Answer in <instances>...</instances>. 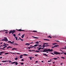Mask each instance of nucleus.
Returning <instances> with one entry per match:
<instances>
[{
    "mask_svg": "<svg viewBox=\"0 0 66 66\" xmlns=\"http://www.w3.org/2000/svg\"><path fill=\"white\" fill-rule=\"evenodd\" d=\"M35 56H38V54H36L35 55Z\"/></svg>",
    "mask_w": 66,
    "mask_h": 66,
    "instance_id": "nucleus-37",
    "label": "nucleus"
},
{
    "mask_svg": "<svg viewBox=\"0 0 66 66\" xmlns=\"http://www.w3.org/2000/svg\"><path fill=\"white\" fill-rule=\"evenodd\" d=\"M31 51L32 52V51H35V50H31Z\"/></svg>",
    "mask_w": 66,
    "mask_h": 66,
    "instance_id": "nucleus-55",
    "label": "nucleus"
},
{
    "mask_svg": "<svg viewBox=\"0 0 66 66\" xmlns=\"http://www.w3.org/2000/svg\"><path fill=\"white\" fill-rule=\"evenodd\" d=\"M44 40H48V41L50 40L49 39H44Z\"/></svg>",
    "mask_w": 66,
    "mask_h": 66,
    "instance_id": "nucleus-22",
    "label": "nucleus"
},
{
    "mask_svg": "<svg viewBox=\"0 0 66 66\" xmlns=\"http://www.w3.org/2000/svg\"><path fill=\"white\" fill-rule=\"evenodd\" d=\"M35 47V46H34H34H32V47H31V48H33V47Z\"/></svg>",
    "mask_w": 66,
    "mask_h": 66,
    "instance_id": "nucleus-58",
    "label": "nucleus"
},
{
    "mask_svg": "<svg viewBox=\"0 0 66 66\" xmlns=\"http://www.w3.org/2000/svg\"><path fill=\"white\" fill-rule=\"evenodd\" d=\"M18 38L17 37H16V40H18Z\"/></svg>",
    "mask_w": 66,
    "mask_h": 66,
    "instance_id": "nucleus-51",
    "label": "nucleus"
},
{
    "mask_svg": "<svg viewBox=\"0 0 66 66\" xmlns=\"http://www.w3.org/2000/svg\"><path fill=\"white\" fill-rule=\"evenodd\" d=\"M34 47H37V46H39V44H36L34 45Z\"/></svg>",
    "mask_w": 66,
    "mask_h": 66,
    "instance_id": "nucleus-13",
    "label": "nucleus"
},
{
    "mask_svg": "<svg viewBox=\"0 0 66 66\" xmlns=\"http://www.w3.org/2000/svg\"><path fill=\"white\" fill-rule=\"evenodd\" d=\"M17 30L18 31H20V32H21V31H23V32H24V31H25L24 30H21V29H17Z\"/></svg>",
    "mask_w": 66,
    "mask_h": 66,
    "instance_id": "nucleus-4",
    "label": "nucleus"
},
{
    "mask_svg": "<svg viewBox=\"0 0 66 66\" xmlns=\"http://www.w3.org/2000/svg\"><path fill=\"white\" fill-rule=\"evenodd\" d=\"M45 43V44L46 45H48V43Z\"/></svg>",
    "mask_w": 66,
    "mask_h": 66,
    "instance_id": "nucleus-40",
    "label": "nucleus"
},
{
    "mask_svg": "<svg viewBox=\"0 0 66 66\" xmlns=\"http://www.w3.org/2000/svg\"><path fill=\"white\" fill-rule=\"evenodd\" d=\"M29 52H31V50H29Z\"/></svg>",
    "mask_w": 66,
    "mask_h": 66,
    "instance_id": "nucleus-62",
    "label": "nucleus"
},
{
    "mask_svg": "<svg viewBox=\"0 0 66 66\" xmlns=\"http://www.w3.org/2000/svg\"><path fill=\"white\" fill-rule=\"evenodd\" d=\"M32 37H33V38H38L35 37H34L33 36H32Z\"/></svg>",
    "mask_w": 66,
    "mask_h": 66,
    "instance_id": "nucleus-21",
    "label": "nucleus"
},
{
    "mask_svg": "<svg viewBox=\"0 0 66 66\" xmlns=\"http://www.w3.org/2000/svg\"><path fill=\"white\" fill-rule=\"evenodd\" d=\"M48 62H50V61H48Z\"/></svg>",
    "mask_w": 66,
    "mask_h": 66,
    "instance_id": "nucleus-64",
    "label": "nucleus"
},
{
    "mask_svg": "<svg viewBox=\"0 0 66 66\" xmlns=\"http://www.w3.org/2000/svg\"><path fill=\"white\" fill-rule=\"evenodd\" d=\"M42 51V52H46L47 53H48V52H47V51H50L52 52V51H53V49H51V50H50V49H46L45 50H44L43 51Z\"/></svg>",
    "mask_w": 66,
    "mask_h": 66,
    "instance_id": "nucleus-1",
    "label": "nucleus"
},
{
    "mask_svg": "<svg viewBox=\"0 0 66 66\" xmlns=\"http://www.w3.org/2000/svg\"><path fill=\"white\" fill-rule=\"evenodd\" d=\"M16 49H17L14 48H12V50H13H13H16V51H17V50H16Z\"/></svg>",
    "mask_w": 66,
    "mask_h": 66,
    "instance_id": "nucleus-7",
    "label": "nucleus"
},
{
    "mask_svg": "<svg viewBox=\"0 0 66 66\" xmlns=\"http://www.w3.org/2000/svg\"><path fill=\"white\" fill-rule=\"evenodd\" d=\"M16 54H20L19 53H16Z\"/></svg>",
    "mask_w": 66,
    "mask_h": 66,
    "instance_id": "nucleus-54",
    "label": "nucleus"
},
{
    "mask_svg": "<svg viewBox=\"0 0 66 66\" xmlns=\"http://www.w3.org/2000/svg\"><path fill=\"white\" fill-rule=\"evenodd\" d=\"M32 57H29V58H30V60H31L32 59Z\"/></svg>",
    "mask_w": 66,
    "mask_h": 66,
    "instance_id": "nucleus-19",
    "label": "nucleus"
},
{
    "mask_svg": "<svg viewBox=\"0 0 66 66\" xmlns=\"http://www.w3.org/2000/svg\"><path fill=\"white\" fill-rule=\"evenodd\" d=\"M64 54L65 55H66V52L64 53Z\"/></svg>",
    "mask_w": 66,
    "mask_h": 66,
    "instance_id": "nucleus-52",
    "label": "nucleus"
},
{
    "mask_svg": "<svg viewBox=\"0 0 66 66\" xmlns=\"http://www.w3.org/2000/svg\"><path fill=\"white\" fill-rule=\"evenodd\" d=\"M35 44H39V42H36Z\"/></svg>",
    "mask_w": 66,
    "mask_h": 66,
    "instance_id": "nucleus-33",
    "label": "nucleus"
},
{
    "mask_svg": "<svg viewBox=\"0 0 66 66\" xmlns=\"http://www.w3.org/2000/svg\"><path fill=\"white\" fill-rule=\"evenodd\" d=\"M1 49H2V50H5V49L4 48H1Z\"/></svg>",
    "mask_w": 66,
    "mask_h": 66,
    "instance_id": "nucleus-46",
    "label": "nucleus"
},
{
    "mask_svg": "<svg viewBox=\"0 0 66 66\" xmlns=\"http://www.w3.org/2000/svg\"><path fill=\"white\" fill-rule=\"evenodd\" d=\"M64 53V52L61 53L60 54H63V53Z\"/></svg>",
    "mask_w": 66,
    "mask_h": 66,
    "instance_id": "nucleus-63",
    "label": "nucleus"
},
{
    "mask_svg": "<svg viewBox=\"0 0 66 66\" xmlns=\"http://www.w3.org/2000/svg\"><path fill=\"white\" fill-rule=\"evenodd\" d=\"M42 47V46H41V45H39V47Z\"/></svg>",
    "mask_w": 66,
    "mask_h": 66,
    "instance_id": "nucleus-53",
    "label": "nucleus"
},
{
    "mask_svg": "<svg viewBox=\"0 0 66 66\" xmlns=\"http://www.w3.org/2000/svg\"><path fill=\"white\" fill-rule=\"evenodd\" d=\"M35 63H38V61H36L35 62Z\"/></svg>",
    "mask_w": 66,
    "mask_h": 66,
    "instance_id": "nucleus-59",
    "label": "nucleus"
},
{
    "mask_svg": "<svg viewBox=\"0 0 66 66\" xmlns=\"http://www.w3.org/2000/svg\"><path fill=\"white\" fill-rule=\"evenodd\" d=\"M25 45H30V43H26Z\"/></svg>",
    "mask_w": 66,
    "mask_h": 66,
    "instance_id": "nucleus-17",
    "label": "nucleus"
},
{
    "mask_svg": "<svg viewBox=\"0 0 66 66\" xmlns=\"http://www.w3.org/2000/svg\"><path fill=\"white\" fill-rule=\"evenodd\" d=\"M13 36L15 37V38H16V35L15 34H13Z\"/></svg>",
    "mask_w": 66,
    "mask_h": 66,
    "instance_id": "nucleus-32",
    "label": "nucleus"
},
{
    "mask_svg": "<svg viewBox=\"0 0 66 66\" xmlns=\"http://www.w3.org/2000/svg\"><path fill=\"white\" fill-rule=\"evenodd\" d=\"M18 35H19V36L20 35V33L19 34H18Z\"/></svg>",
    "mask_w": 66,
    "mask_h": 66,
    "instance_id": "nucleus-60",
    "label": "nucleus"
},
{
    "mask_svg": "<svg viewBox=\"0 0 66 66\" xmlns=\"http://www.w3.org/2000/svg\"><path fill=\"white\" fill-rule=\"evenodd\" d=\"M23 55H24V56H28V55L24 54H23Z\"/></svg>",
    "mask_w": 66,
    "mask_h": 66,
    "instance_id": "nucleus-20",
    "label": "nucleus"
},
{
    "mask_svg": "<svg viewBox=\"0 0 66 66\" xmlns=\"http://www.w3.org/2000/svg\"><path fill=\"white\" fill-rule=\"evenodd\" d=\"M19 39H20V40L21 41H23V39H21V38H19Z\"/></svg>",
    "mask_w": 66,
    "mask_h": 66,
    "instance_id": "nucleus-30",
    "label": "nucleus"
},
{
    "mask_svg": "<svg viewBox=\"0 0 66 66\" xmlns=\"http://www.w3.org/2000/svg\"><path fill=\"white\" fill-rule=\"evenodd\" d=\"M43 55H45V56H48L47 54H43Z\"/></svg>",
    "mask_w": 66,
    "mask_h": 66,
    "instance_id": "nucleus-12",
    "label": "nucleus"
},
{
    "mask_svg": "<svg viewBox=\"0 0 66 66\" xmlns=\"http://www.w3.org/2000/svg\"><path fill=\"white\" fill-rule=\"evenodd\" d=\"M59 45H55L54 46V47H59Z\"/></svg>",
    "mask_w": 66,
    "mask_h": 66,
    "instance_id": "nucleus-15",
    "label": "nucleus"
},
{
    "mask_svg": "<svg viewBox=\"0 0 66 66\" xmlns=\"http://www.w3.org/2000/svg\"><path fill=\"white\" fill-rule=\"evenodd\" d=\"M15 32H16V31L15 30H12V34H14V33H16Z\"/></svg>",
    "mask_w": 66,
    "mask_h": 66,
    "instance_id": "nucleus-6",
    "label": "nucleus"
},
{
    "mask_svg": "<svg viewBox=\"0 0 66 66\" xmlns=\"http://www.w3.org/2000/svg\"><path fill=\"white\" fill-rule=\"evenodd\" d=\"M2 62H4L5 63V62H6V61L5 60V61H2Z\"/></svg>",
    "mask_w": 66,
    "mask_h": 66,
    "instance_id": "nucleus-25",
    "label": "nucleus"
},
{
    "mask_svg": "<svg viewBox=\"0 0 66 66\" xmlns=\"http://www.w3.org/2000/svg\"><path fill=\"white\" fill-rule=\"evenodd\" d=\"M15 62H12L11 63V64H12V65H13V64H15Z\"/></svg>",
    "mask_w": 66,
    "mask_h": 66,
    "instance_id": "nucleus-24",
    "label": "nucleus"
},
{
    "mask_svg": "<svg viewBox=\"0 0 66 66\" xmlns=\"http://www.w3.org/2000/svg\"><path fill=\"white\" fill-rule=\"evenodd\" d=\"M2 40L3 41H5V42H7V41H8V39H7V38L6 37H5L4 38V39Z\"/></svg>",
    "mask_w": 66,
    "mask_h": 66,
    "instance_id": "nucleus-2",
    "label": "nucleus"
},
{
    "mask_svg": "<svg viewBox=\"0 0 66 66\" xmlns=\"http://www.w3.org/2000/svg\"><path fill=\"white\" fill-rule=\"evenodd\" d=\"M18 59V58H15L14 59L16 61L17 60V59Z\"/></svg>",
    "mask_w": 66,
    "mask_h": 66,
    "instance_id": "nucleus-27",
    "label": "nucleus"
},
{
    "mask_svg": "<svg viewBox=\"0 0 66 66\" xmlns=\"http://www.w3.org/2000/svg\"><path fill=\"white\" fill-rule=\"evenodd\" d=\"M12 62V61H9V63H11Z\"/></svg>",
    "mask_w": 66,
    "mask_h": 66,
    "instance_id": "nucleus-56",
    "label": "nucleus"
},
{
    "mask_svg": "<svg viewBox=\"0 0 66 66\" xmlns=\"http://www.w3.org/2000/svg\"><path fill=\"white\" fill-rule=\"evenodd\" d=\"M12 33V30H11L9 32V34H11V33Z\"/></svg>",
    "mask_w": 66,
    "mask_h": 66,
    "instance_id": "nucleus-16",
    "label": "nucleus"
},
{
    "mask_svg": "<svg viewBox=\"0 0 66 66\" xmlns=\"http://www.w3.org/2000/svg\"><path fill=\"white\" fill-rule=\"evenodd\" d=\"M35 51V52H37L38 53L39 52V51Z\"/></svg>",
    "mask_w": 66,
    "mask_h": 66,
    "instance_id": "nucleus-29",
    "label": "nucleus"
},
{
    "mask_svg": "<svg viewBox=\"0 0 66 66\" xmlns=\"http://www.w3.org/2000/svg\"><path fill=\"white\" fill-rule=\"evenodd\" d=\"M43 46H45V43H44L43 44Z\"/></svg>",
    "mask_w": 66,
    "mask_h": 66,
    "instance_id": "nucleus-50",
    "label": "nucleus"
},
{
    "mask_svg": "<svg viewBox=\"0 0 66 66\" xmlns=\"http://www.w3.org/2000/svg\"><path fill=\"white\" fill-rule=\"evenodd\" d=\"M7 45H6L5 46H4L3 47V48H6V47H7Z\"/></svg>",
    "mask_w": 66,
    "mask_h": 66,
    "instance_id": "nucleus-31",
    "label": "nucleus"
},
{
    "mask_svg": "<svg viewBox=\"0 0 66 66\" xmlns=\"http://www.w3.org/2000/svg\"><path fill=\"white\" fill-rule=\"evenodd\" d=\"M8 43H11L12 44H13V43H14V42H8Z\"/></svg>",
    "mask_w": 66,
    "mask_h": 66,
    "instance_id": "nucleus-9",
    "label": "nucleus"
},
{
    "mask_svg": "<svg viewBox=\"0 0 66 66\" xmlns=\"http://www.w3.org/2000/svg\"><path fill=\"white\" fill-rule=\"evenodd\" d=\"M51 54H52L53 55H54V54L53 53H51Z\"/></svg>",
    "mask_w": 66,
    "mask_h": 66,
    "instance_id": "nucleus-43",
    "label": "nucleus"
},
{
    "mask_svg": "<svg viewBox=\"0 0 66 66\" xmlns=\"http://www.w3.org/2000/svg\"><path fill=\"white\" fill-rule=\"evenodd\" d=\"M0 53L1 54H2V53H4V52H1Z\"/></svg>",
    "mask_w": 66,
    "mask_h": 66,
    "instance_id": "nucleus-35",
    "label": "nucleus"
},
{
    "mask_svg": "<svg viewBox=\"0 0 66 66\" xmlns=\"http://www.w3.org/2000/svg\"><path fill=\"white\" fill-rule=\"evenodd\" d=\"M63 63H61V65H63Z\"/></svg>",
    "mask_w": 66,
    "mask_h": 66,
    "instance_id": "nucleus-57",
    "label": "nucleus"
},
{
    "mask_svg": "<svg viewBox=\"0 0 66 66\" xmlns=\"http://www.w3.org/2000/svg\"><path fill=\"white\" fill-rule=\"evenodd\" d=\"M10 53H12V54H15V53H12V52H10Z\"/></svg>",
    "mask_w": 66,
    "mask_h": 66,
    "instance_id": "nucleus-34",
    "label": "nucleus"
},
{
    "mask_svg": "<svg viewBox=\"0 0 66 66\" xmlns=\"http://www.w3.org/2000/svg\"><path fill=\"white\" fill-rule=\"evenodd\" d=\"M47 37L50 38H52V37L50 36H47Z\"/></svg>",
    "mask_w": 66,
    "mask_h": 66,
    "instance_id": "nucleus-23",
    "label": "nucleus"
},
{
    "mask_svg": "<svg viewBox=\"0 0 66 66\" xmlns=\"http://www.w3.org/2000/svg\"><path fill=\"white\" fill-rule=\"evenodd\" d=\"M24 34L23 35H22L21 36V37L22 38H23V37H24Z\"/></svg>",
    "mask_w": 66,
    "mask_h": 66,
    "instance_id": "nucleus-10",
    "label": "nucleus"
},
{
    "mask_svg": "<svg viewBox=\"0 0 66 66\" xmlns=\"http://www.w3.org/2000/svg\"><path fill=\"white\" fill-rule=\"evenodd\" d=\"M32 32H37V31L34 30L32 31Z\"/></svg>",
    "mask_w": 66,
    "mask_h": 66,
    "instance_id": "nucleus-39",
    "label": "nucleus"
},
{
    "mask_svg": "<svg viewBox=\"0 0 66 66\" xmlns=\"http://www.w3.org/2000/svg\"><path fill=\"white\" fill-rule=\"evenodd\" d=\"M21 60L22 61H24V60L23 59H22Z\"/></svg>",
    "mask_w": 66,
    "mask_h": 66,
    "instance_id": "nucleus-49",
    "label": "nucleus"
},
{
    "mask_svg": "<svg viewBox=\"0 0 66 66\" xmlns=\"http://www.w3.org/2000/svg\"><path fill=\"white\" fill-rule=\"evenodd\" d=\"M4 45H9V44H5V43H4Z\"/></svg>",
    "mask_w": 66,
    "mask_h": 66,
    "instance_id": "nucleus-48",
    "label": "nucleus"
},
{
    "mask_svg": "<svg viewBox=\"0 0 66 66\" xmlns=\"http://www.w3.org/2000/svg\"><path fill=\"white\" fill-rule=\"evenodd\" d=\"M52 48H51L52 49H53V48H54L55 47H54V46H52Z\"/></svg>",
    "mask_w": 66,
    "mask_h": 66,
    "instance_id": "nucleus-36",
    "label": "nucleus"
},
{
    "mask_svg": "<svg viewBox=\"0 0 66 66\" xmlns=\"http://www.w3.org/2000/svg\"><path fill=\"white\" fill-rule=\"evenodd\" d=\"M41 48H42V47H39L38 49L37 50V51L40 50V49H41Z\"/></svg>",
    "mask_w": 66,
    "mask_h": 66,
    "instance_id": "nucleus-14",
    "label": "nucleus"
},
{
    "mask_svg": "<svg viewBox=\"0 0 66 66\" xmlns=\"http://www.w3.org/2000/svg\"><path fill=\"white\" fill-rule=\"evenodd\" d=\"M53 59H54L55 60H57V58H53Z\"/></svg>",
    "mask_w": 66,
    "mask_h": 66,
    "instance_id": "nucleus-28",
    "label": "nucleus"
},
{
    "mask_svg": "<svg viewBox=\"0 0 66 66\" xmlns=\"http://www.w3.org/2000/svg\"><path fill=\"white\" fill-rule=\"evenodd\" d=\"M21 65H23V63H20Z\"/></svg>",
    "mask_w": 66,
    "mask_h": 66,
    "instance_id": "nucleus-42",
    "label": "nucleus"
},
{
    "mask_svg": "<svg viewBox=\"0 0 66 66\" xmlns=\"http://www.w3.org/2000/svg\"><path fill=\"white\" fill-rule=\"evenodd\" d=\"M53 53L55 54H56V55L57 54H60V53L56 51L54 52Z\"/></svg>",
    "mask_w": 66,
    "mask_h": 66,
    "instance_id": "nucleus-3",
    "label": "nucleus"
},
{
    "mask_svg": "<svg viewBox=\"0 0 66 66\" xmlns=\"http://www.w3.org/2000/svg\"><path fill=\"white\" fill-rule=\"evenodd\" d=\"M57 45V43H52V45Z\"/></svg>",
    "mask_w": 66,
    "mask_h": 66,
    "instance_id": "nucleus-18",
    "label": "nucleus"
},
{
    "mask_svg": "<svg viewBox=\"0 0 66 66\" xmlns=\"http://www.w3.org/2000/svg\"><path fill=\"white\" fill-rule=\"evenodd\" d=\"M15 65H18V62H17L15 61Z\"/></svg>",
    "mask_w": 66,
    "mask_h": 66,
    "instance_id": "nucleus-11",
    "label": "nucleus"
},
{
    "mask_svg": "<svg viewBox=\"0 0 66 66\" xmlns=\"http://www.w3.org/2000/svg\"><path fill=\"white\" fill-rule=\"evenodd\" d=\"M43 48H45V46H44L43 45Z\"/></svg>",
    "mask_w": 66,
    "mask_h": 66,
    "instance_id": "nucleus-61",
    "label": "nucleus"
},
{
    "mask_svg": "<svg viewBox=\"0 0 66 66\" xmlns=\"http://www.w3.org/2000/svg\"><path fill=\"white\" fill-rule=\"evenodd\" d=\"M62 59H65V57H61Z\"/></svg>",
    "mask_w": 66,
    "mask_h": 66,
    "instance_id": "nucleus-38",
    "label": "nucleus"
},
{
    "mask_svg": "<svg viewBox=\"0 0 66 66\" xmlns=\"http://www.w3.org/2000/svg\"><path fill=\"white\" fill-rule=\"evenodd\" d=\"M61 50L62 49H66V48H61L60 49V51H61L62 52H64L63 51H62V50Z\"/></svg>",
    "mask_w": 66,
    "mask_h": 66,
    "instance_id": "nucleus-5",
    "label": "nucleus"
},
{
    "mask_svg": "<svg viewBox=\"0 0 66 66\" xmlns=\"http://www.w3.org/2000/svg\"><path fill=\"white\" fill-rule=\"evenodd\" d=\"M13 48V47H11L10 46H9L7 47V49H8L9 48Z\"/></svg>",
    "mask_w": 66,
    "mask_h": 66,
    "instance_id": "nucleus-8",
    "label": "nucleus"
},
{
    "mask_svg": "<svg viewBox=\"0 0 66 66\" xmlns=\"http://www.w3.org/2000/svg\"><path fill=\"white\" fill-rule=\"evenodd\" d=\"M28 48L30 50V48H32V47H28V48Z\"/></svg>",
    "mask_w": 66,
    "mask_h": 66,
    "instance_id": "nucleus-26",
    "label": "nucleus"
},
{
    "mask_svg": "<svg viewBox=\"0 0 66 66\" xmlns=\"http://www.w3.org/2000/svg\"><path fill=\"white\" fill-rule=\"evenodd\" d=\"M15 44L16 45H18V44H17L16 43H15Z\"/></svg>",
    "mask_w": 66,
    "mask_h": 66,
    "instance_id": "nucleus-44",
    "label": "nucleus"
},
{
    "mask_svg": "<svg viewBox=\"0 0 66 66\" xmlns=\"http://www.w3.org/2000/svg\"><path fill=\"white\" fill-rule=\"evenodd\" d=\"M20 59H22V57H21V56H20Z\"/></svg>",
    "mask_w": 66,
    "mask_h": 66,
    "instance_id": "nucleus-45",
    "label": "nucleus"
},
{
    "mask_svg": "<svg viewBox=\"0 0 66 66\" xmlns=\"http://www.w3.org/2000/svg\"><path fill=\"white\" fill-rule=\"evenodd\" d=\"M55 42H59V41L57 40H55Z\"/></svg>",
    "mask_w": 66,
    "mask_h": 66,
    "instance_id": "nucleus-47",
    "label": "nucleus"
},
{
    "mask_svg": "<svg viewBox=\"0 0 66 66\" xmlns=\"http://www.w3.org/2000/svg\"><path fill=\"white\" fill-rule=\"evenodd\" d=\"M9 54V53H5V55L6 54Z\"/></svg>",
    "mask_w": 66,
    "mask_h": 66,
    "instance_id": "nucleus-41",
    "label": "nucleus"
}]
</instances>
